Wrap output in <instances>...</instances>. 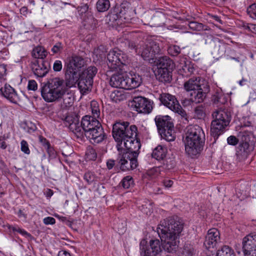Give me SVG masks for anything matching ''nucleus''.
<instances>
[{
    "label": "nucleus",
    "mask_w": 256,
    "mask_h": 256,
    "mask_svg": "<svg viewBox=\"0 0 256 256\" xmlns=\"http://www.w3.org/2000/svg\"><path fill=\"white\" fill-rule=\"evenodd\" d=\"M20 150L24 154H30V150L28 148V145L26 141L22 140L20 142Z\"/></svg>",
    "instance_id": "48"
},
{
    "label": "nucleus",
    "mask_w": 256,
    "mask_h": 256,
    "mask_svg": "<svg viewBox=\"0 0 256 256\" xmlns=\"http://www.w3.org/2000/svg\"><path fill=\"white\" fill-rule=\"evenodd\" d=\"M39 140L42 144L46 148L49 146L50 144L49 142L44 138L40 136Z\"/></svg>",
    "instance_id": "54"
},
{
    "label": "nucleus",
    "mask_w": 256,
    "mask_h": 256,
    "mask_svg": "<svg viewBox=\"0 0 256 256\" xmlns=\"http://www.w3.org/2000/svg\"><path fill=\"white\" fill-rule=\"evenodd\" d=\"M239 142V139L236 138L234 136H230L227 138V142L230 145L236 146L238 143Z\"/></svg>",
    "instance_id": "49"
},
{
    "label": "nucleus",
    "mask_w": 256,
    "mask_h": 256,
    "mask_svg": "<svg viewBox=\"0 0 256 256\" xmlns=\"http://www.w3.org/2000/svg\"><path fill=\"white\" fill-rule=\"evenodd\" d=\"M212 117L211 134L214 138H218L229 124L231 116L227 110L220 108L212 112Z\"/></svg>",
    "instance_id": "9"
},
{
    "label": "nucleus",
    "mask_w": 256,
    "mask_h": 256,
    "mask_svg": "<svg viewBox=\"0 0 256 256\" xmlns=\"http://www.w3.org/2000/svg\"><path fill=\"white\" fill-rule=\"evenodd\" d=\"M98 70L96 67L94 66H90L82 72L80 76L88 79V80H92V81L94 82V77L96 74Z\"/></svg>",
    "instance_id": "30"
},
{
    "label": "nucleus",
    "mask_w": 256,
    "mask_h": 256,
    "mask_svg": "<svg viewBox=\"0 0 256 256\" xmlns=\"http://www.w3.org/2000/svg\"><path fill=\"white\" fill-rule=\"evenodd\" d=\"M110 7V2L108 0H98L96 3L97 10L100 12L106 11Z\"/></svg>",
    "instance_id": "35"
},
{
    "label": "nucleus",
    "mask_w": 256,
    "mask_h": 256,
    "mask_svg": "<svg viewBox=\"0 0 256 256\" xmlns=\"http://www.w3.org/2000/svg\"><path fill=\"white\" fill-rule=\"evenodd\" d=\"M43 222L46 225L54 224L56 223V220L52 217L48 216L44 218Z\"/></svg>",
    "instance_id": "53"
},
{
    "label": "nucleus",
    "mask_w": 256,
    "mask_h": 256,
    "mask_svg": "<svg viewBox=\"0 0 256 256\" xmlns=\"http://www.w3.org/2000/svg\"><path fill=\"white\" fill-rule=\"evenodd\" d=\"M247 13L253 19H256V4H253L247 8Z\"/></svg>",
    "instance_id": "44"
},
{
    "label": "nucleus",
    "mask_w": 256,
    "mask_h": 256,
    "mask_svg": "<svg viewBox=\"0 0 256 256\" xmlns=\"http://www.w3.org/2000/svg\"><path fill=\"white\" fill-rule=\"evenodd\" d=\"M148 206H149V208L146 207V209L144 208V205H142V210L143 212L146 214H148V213L150 212V208L151 207V206H150V203L148 204Z\"/></svg>",
    "instance_id": "60"
},
{
    "label": "nucleus",
    "mask_w": 256,
    "mask_h": 256,
    "mask_svg": "<svg viewBox=\"0 0 256 256\" xmlns=\"http://www.w3.org/2000/svg\"><path fill=\"white\" fill-rule=\"evenodd\" d=\"M96 158L97 154L95 150L91 146H88L86 152V160H94Z\"/></svg>",
    "instance_id": "37"
},
{
    "label": "nucleus",
    "mask_w": 256,
    "mask_h": 256,
    "mask_svg": "<svg viewBox=\"0 0 256 256\" xmlns=\"http://www.w3.org/2000/svg\"><path fill=\"white\" fill-rule=\"evenodd\" d=\"M28 88L29 90H35L38 88L36 82L34 80H30L28 82Z\"/></svg>",
    "instance_id": "52"
},
{
    "label": "nucleus",
    "mask_w": 256,
    "mask_h": 256,
    "mask_svg": "<svg viewBox=\"0 0 256 256\" xmlns=\"http://www.w3.org/2000/svg\"><path fill=\"white\" fill-rule=\"evenodd\" d=\"M208 82L201 77H193L186 81L184 84V88L187 92H195L198 90H206L204 87Z\"/></svg>",
    "instance_id": "17"
},
{
    "label": "nucleus",
    "mask_w": 256,
    "mask_h": 256,
    "mask_svg": "<svg viewBox=\"0 0 256 256\" xmlns=\"http://www.w3.org/2000/svg\"><path fill=\"white\" fill-rule=\"evenodd\" d=\"M125 42L128 44L129 48L132 50L135 49L136 52L140 54L144 60L150 62L154 59L156 55L160 54L161 49L159 44L151 38L140 42L136 48L135 44L133 42L126 40Z\"/></svg>",
    "instance_id": "5"
},
{
    "label": "nucleus",
    "mask_w": 256,
    "mask_h": 256,
    "mask_svg": "<svg viewBox=\"0 0 256 256\" xmlns=\"http://www.w3.org/2000/svg\"><path fill=\"white\" fill-rule=\"evenodd\" d=\"M62 68V62L60 60H56L53 64V70L54 72H60Z\"/></svg>",
    "instance_id": "51"
},
{
    "label": "nucleus",
    "mask_w": 256,
    "mask_h": 256,
    "mask_svg": "<svg viewBox=\"0 0 256 256\" xmlns=\"http://www.w3.org/2000/svg\"><path fill=\"white\" fill-rule=\"evenodd\" d=\"M242 244L244 256H256V232L244 236Z\"/></svg>",
    "instance_id": "15"
},
{
    "label": "nucleus",
    "mask_w": 256,
    "mask_h": 256,
    "mask_svg": "<svg viewBox=\"0 0 256 256\" xmlns=\"http://www.w3.org/2000/svg\"><path fill=\"white\" fill-rule=\"evenodd\" d=\"M195 116L198 119L203 118L205 116V112L204 108L201 106H198L194 110Z\"/></svg>",
    "instance_id": "46"
},
{
    "label": "nucleus",
    "mask_w": 256,
    "mask_h": 256,
    "mask_svg": "<svg viewBox=\"0 0 256 256\" xmlns=\"http://www.w3.org/2000/svg\"><path fill=\"white\" fill-rule=\"evenodd\" d=\"M142 82V76L137 74L116 73L114 74L110 80V84L113 87L122 89L130 90L138 88Z\"/></svg>",
    "instance_id": "7"
},
{
    "label": "nucleus",
    "mask_w": 256,
    "mask_h": 256,
    "mask_svg": "<svg viewBox=\"0 0 256 256\" xmlns=\"http://www.w3.org/2000/svg\"><path fill=\"white\" fill-rule=\"evenodd\" d=\"M107 167L109 170L112 169L114 165V161L112 160H109L106 162Z\"/></svg>",
    "instance_id": "59"
},
{
    "label": "nucleus",
    "mask_w": 256,
    "mask_h": 256,
    "mask_svg": "<svg viewBox=\"0 0 256 256\" xmlns=\"http://www.w3.org/2000/svg\"><path fill=\"white\" fill-rule=\"evenodd\" d=\"M137 128L134 125H129L128 122H116L113 124L112 134L117 142L116 147L120 148L122 143L132 136H136Z\"/></svg>",
    "instance_id": "8"
},
{
    "label": "nucleus",
    "mask_w": 256,
    "mask_h": 256,
    "mask_svg": "<svg viewBox=\"0 0 256 256\" xmlns=\"http://www.w3.org/2000/svg\"><path fill=\"white\" fill-rule=\"evenodd\" d=\"M216 256H234V254L230 247L224 246L218 250Z\"/></svg>",
    "instance_id": "33"
},
{
    "label": "nucleus",
    "mask_w": 256,
    "mask_h": 256,
    "mask_svg": "<svg viewBox=\"0 0 256 256\" xmlns=\"http://www.w3.org/2000/svg\"><path fill=\"white\" fill-rule=\"evenodd\" d=\"M8 228L10 230H12L14 232H18L22 236L26 238L30 237L31 235L28 233L24 229H22L18 226H8Z\"/></svg>",
    "instance_id": "39"
},
{
    "label": "nucleus",
    "mask_w": 256,
    "mask_h": 256,
    "mask_svg": "<svg viewBox=\"0 0 256 256\" xmlns=\"http://www.w3.org/2000/svg\"><path fill=\"white\" fill-rule=\"evenodd\" d=\"M93 81L92 80H88L80 76L78 86V89L82 94L84 95L88 94L91 90Z\"/></svg>",
    "instance_id": "25"
},
{
    "label": "nucleus",
    "mask_w": 256,
    "mask_h": 256,
    "mask_svg": "<svg viewBox=\"0 0 256 256\" xmlns=\"http://www.w3.org/2000/svg\"><path fill=\"white\" fill-rule=\"evenodd\" d=\"M154 121L158 132H159V130L167 129L168 128H174V124L172 119L168 116H157L154 118Z\"/></svg>",
    "instance_id": "22"
},
{
    "label": "nucleus",
    "mask_w": 256,
    "mask_h": 256,
    "mask_svg": "<svg viewBox=\"0 0 256 256\" xmlns=\"http://www.w3.org/2000/svg\"><path fill=\"white\" fill-rule=\"evenodd\" d=\"M210 47L212 50V54L220 57L225 54L228 48V44L218 38H214L211 40Z\"/></svg>",
    "instance_id": "20"
},
{
    "label": "nucleus",
    "mask_w": 256,
    "mask_h": 256,
    "mask_svg": "<svg viewBox=\"0 0 256 256\" xmlns=\"http://www.w3.org/2000/svg\"><path fill=\"white\" fill-rule=\"evenodd\" d=\"M154 192L156 194H159L162 193V190L161 188H156V189L154 190Z\"/></svg>",
    "instance_id": "64"
},
{
    "label": "nucleus",
    "mask_w": 256,
    "mask_h": 256,
    "mask_svg": "<svg viewBox=\"0 0 256 256\" xmlns=\"http://www.w3.org/2000/svg\"><path fill=\"white\" fill-rule=\"evenodd\" d=\"M240 143L244 144H248L250 146L252 145V142H251V138H253L252 134L250 132H241L240 136Z\"/></svg>",
    "instance_id": "32"
},
{
    "label": "nucleus",
    "mask_w": 256,
    "mask_h": 256,
    "mask_svg": "<svg viewBox=\"0 0 256 256\" xmlns=\"http://www.w3.org/2000/svg\"><path fill=\"white\" fill-rule=\"evenodd\" d=\"M128 96V94L124 89L120 88L112 92L110 94V98L112 102L117 103L126 100Z\"/></svg>",
    "instance_id": "26"
},
{
    "label": "nucleus",
    "mask_w": 256,
    "mask_h": 256,
    "mask_svg": "<svg viewBox=\"0 0 256 256\" xmlns=\"http://www.w3.org/2000/svg\"><path fill=\"white\" fill-rule=\"evenodd\" d=\"M140 256H158L162 252V244L158 240H150L148 243L144 240L140 244Z\"/></svg>",
    "instance_id": "11"
},
{
    "label": "nucleus",
    "mask_w": 256,
    "mask_h": 256,
    "mask_svg": "<svg viewBox=\"0 0 256 256\" xmlns=\"http://www.w3.org/2000/svg\"><path fill=\"white\" fill-rule=\"evenodd\" d=\"M31 68L34 74L38 77H44L48 72L50 64L48 61L34 60L31 62Z\"/></svg>",
    "instance_id": "18"
},
{
    "label": "nucleus",
    "mask_w": 256,
    "mask_h": 256,
    "mask_svg": "<svg viewBox=\"0 0 256 256\" xmlns=\"http://www.w3.org/2000/svg\"><path fill=\"white\" fill-rule=\"evenodd\" d=\"M64 124L78 138L85 136L92 143L98 144L106 138L104 129L99 120L94 116L86 115L81 120V126L79 125L76 116H68L64 120Z\"/></svg>",
    "instance_id": "1"
},
{
    "label": "nucleus",
    "mask_w": 256,
    "mask_h": 256,
    "mask_svg": "<svg viewBox=\"0 0 256 256\" xmlns=\"http://www.w3.org/2000/svg\"><path fill=\"white\" fill-rule=\"evenodd\" d=\"M205 90H198L195 92L190 93V100L192 102L194 103H200L204 101L206 96V94L209 92V85L206 84V86L204 87Z\"/></svg>",
    "instance_id": "24"
},
{
    "label": "nucleus",
    "mask_w": 256,
    "mask_h": 256,
    "mask_svg": "<svg viewBox=\"0 0 256 256\" xmlns=\"http://www.w3.org/2000/svg\"><path fill=\"white\" fill-rule=\"evenodd\" d=\"M66 91L64 80L59 77L48 80L41 88V94L46 102H52L62 99L66 108L72 106L74 102L72 95L66 93Z\"/></svg>",
    "instance_id": "2"
},
{
    "label": "nucleus",
    "mask_w": 256,
    "mask_h": 256,
    "mask_svg": "<svg viewBox=\"0 0 256 256\" xmlns=\"http://www.w3.org/2000/svg\"><path fill=\"white\" fill-rule=\"evenodd\" d=\"M140 146V140L134 136L123 142L120 148L118 146L117 148L120 153H129L134 157H138Z\"/></svg>",
    "instance_id": "13"
},
{
    "label": "nucleus",
    "mask_w": 256,
    "mask_h": 256,
    "mask_svg": "<svg viewBox=\"0 0 256 256\" xmlns=\"http://www.w3.org/2000/svg\"><path fill=\"white\" fill-rule=\"evenodd\" d=\"M168 52L172 56H176L180 52V48L178 46L172 45L169 46Z\"/></svg>",
    "instance_id": "43"
},
{
    "label": "nucleus",
    "mask_w": 256,
    "mask_h": 256,
    "mask_svg": "<svg viewBox=\"0 0 256 256\" xmlns=\"http://www.w3.org/2000/svg\"><path fill=\"white\" fill-rule=\"evenodd\" d=\"M58 256H72V255L66 250H61L58 252Z\"/></svg>",
    "instance_id": "58"
},
{
    "label": "nucleus",
    "mask_w": 256,
    "mask_h": 256,
    "mask_svg": "<svg viewBox=\"0 0 256 256\" xmlns=\"http://www.w3.org/2000/svg\"><path fill=\"white\" fill-rule=\"evenodd\" d=\"M164 18V16L162 14H160V13H158L156 15H154V18H153L154 20L155 21L156 20V19L157 18Z\"/></svg>",
    "instance_id": "62"
},
{
    "label": "nucleus",
    "mask_w": 256,
    "mask_h": 256,
    "mask_svg": "<svg viewBox=\"0 0 256 256\" xmlns=\"http://www.w3.org/2000/svg\"><path fill=\"white\" fill-rule=\"evenodd\" d=\"M16 214L20 218H24V219H26L27 218L26 214H25L23 210H19Z\"/></svg>",
    "instance_id": "56"
},
{
    "label": "nucleus",
    "mask_w": 256,
    "mask_h": 256,
    "mask_svg": "<svg viewBox=\"0 0 256 256\" xmlns=\"http://www.w3.org/2000/svg\"><path fill=\"white\" fill-rule=\"evenodd\" d=\"M188 26L190 29L194 30L201 31L206 30L202 24L196 22H190L188 24Z\"/></svg>",
    "instance_id": "40"
},
{
    "label": "nucleus",
    "mask_w": 256,
    "mask_h": 256,
    "mask_svg": "<svg viewBox=\"0 0 256 256\" xmlns=\"http://www.w3.org/2000/svg\"><path fill=\"white\" fill-rule=\"evenodd\" d=\"M90 108L92 114V116L98 118L100 114L99 104L96 101L92 100L90 102Z\"/></svg>",
    "instance_id": "34"
},
{
    "label": "nucleus",
    "mask_w": 256,
    "mask_h": 256,
    "mask_svg": "<svg viewBox=\"0 0 256 256\" xmlns=\"http://www.w3.org/2000/svg\"><path fill=\"white\" fill-rule=\"evenodd\" d=\"M162 182L164 186L166 188H170L174 184V182L172 180L168 179L164 180Z\"/></svg>",
    "instance_id": "55"
},
{
    "label": "nucleus",
    "mask_w": 256,
    "mask_h": 256,
    "mask_svg": "<svg viewBox=\"0 0 256 256\" xmlns=\"http://www.w3.org/2000/svg\"><path fill=\"white\" fill-rule=\"evenodd\" d=\"M194 250L192 245L186 244L181 253V256H194Z\"/></svg>",
    "instance_id": "36"
},
{
    "label": "nucleus",
    "mask_w": 256,
    "mask_h": 256,
    "mask_svg": "<svg viewBox=\"0 0 256 256\" xmlns=\"http://www.w3.org/2000/svg\"><path fill=\"white\" fill-rule=\"evenodd\" d=\"M47 152L48 153L49 156L50 158H54L56 156V152L54 148L50 145L49 146L46 148Z\"/></svg>",
    "instance_id": "50"
},
{
    "label": "nucleus",
    "mask_w": 256,
    "mask_h": 256,
    "mask_svg": "<svg viewBox=\"0 0 256 256\" xmlns=\"http://www.w3.org/2000/svg\"><path fill=\"white\" fill-rule=\"evenodd\" d=\"M159 99L164 106L174 112L178 113L182 116L186 114L185 111L174 96L169 94L163 93L160 96Z\"/></svg>",
    "instance_id": "14"
},
{
    "label": "nucleus",
    "mask_w": 256,
    "mask_h": 256,
    "mask_svg": "<svg viewBox=\"0 0 256 256\" xmlns=\"http://www.w3.org/2000/svg\"><path fill=\"white\" fill-rule=\"evenodd\" d=\"M250 150V146L248 144L240 143L236 149V156L240 160L246 158Z\"/></svg>",
    "instance_id": "27"
},
{
    "label": "nucleus",
    "mask_w": 256,
    "mask_h": 256,
    "mask_svg": "<svg viewBox=\"0 0 256 256\" xmlns=\"http://www.w3.org/2000/svg\"><path fill=\"white\" fill-rule=\"evenodd\" d=\"M161 170V167H154L148 170V174L152 178H156L160 174Z\"/></svg>",
    "instance_id": "41"
},
{
    "label": "nucleus",
    "mask_w": 256,
    "mask_h": 256,
    "mask_svg": "<svg viewBox=\"0 0 256 256\" xmlns=\"http://www.w3.org/2000/svg\"><path fill=\"white\" fill-rule=\"evenodd\" d=\"M107 58V64L112 70L117 69L122 65L126 64L128 61V56L118 48L110 50Z\"/></svg>",
    "instance_id": "12"
},
{
    "label": "nucleus",
    "mask_w": 256,
    "mask_h": 256,
    "mask_svg": "<svg viewBox=\"0 0 256 256\" xmlns=\"http://www.w3.org/2000/svg\"><path fill=\"white\" fill-rule=\"evenodd\" d=\"M183 222L178 216H171L162 221L157 228V232L161 239L171 249L177 246L176 239L183 229Z\"/></svg>",
    "instance_id": "3"
},
{
    "label": "nucleus",
    "mask_w": 256,
    "mask_h": 256,
    "mask_svg": "<svg viewBox=\"0 0 256 256\" xmlns=\"http://www.w3.org/2000/svg\"><path fill=\"white\" fill-rule=\"evenodd\" d=\"M220 240V232L215 228L208 230L206 236L204 244L206 248H214L216 246L218 241Z\"/></svg>",
    "instance_id": "21"
},
{
    "label": "nucleus",
    "mask_w": 256,
    "mask_h": 256,
    "mask_svg": "<svg viewBox=\"0 0 256 256\" xmlns=\"http://www.w3.org/2000/svg\"><path fill=\"white\" fill-rule=\"evenodd\" d=\"M174 128H167L163 130H159L158 133L161 138L168 141L172 142L175 140L176 136Z\"/></svg>",
    "instance_id": "28"
},
{
    "label": "nucleus",
    "mask_w": 256,
    "mask_h": 256,
    "mask_svg": "<svg viewBox=\"0 0 256 256\" xmlns=\"http://www.w3.org/2000/svg\"><path fill=\"white\" fill-rule=\"evenodd\" d=\"M138 157H134L129 153L122 152L119 156L118 163L122 171L135 169L138 166Z\"/></svg>",
    "instance_id": "16"
},
{
    "label": "nucleus",
    "mask_w": 256,
    "mask_h": 256,
    "mask_svg": "<svg viewBox=\"0 0 256 256\" xmlns=\"http://www.w3.org/2000/svg\"><path fill=\"white\" fill-rule=\"evenodd\" d=\"M134 180L130 176L124 177L120 182L123 188L127 189L134 185Z\"/></svg>",
    "instance_id": "38"
},
{
    "label": "nucleus",
    "mask_w": 256,
    "mask_h": 256,
    "mask_svg": "<svg viewBox=\"0 0 256 256\" xmlns=\"http://www.w3.org/2000/svg\"><path fill=\"white\" fill-rule=\"evenodd\" d=\"M63 50V46L61 42H56L52 48L51 50L54 54H60Z\"/></svg>",
    "instance_id": "47"
},
{
    "label": "nucleus",
    "mask_w": 256,
    "mask_h": 256,
    "mask_svg": "<svg viewBox=\"0 0 256 256\" xmlns=\"http://www.w3.org/2000/svg\"><path fill=\"white\" fill-rule=\"evenodd\" d=\"M7 145L4 142V140L0 142V148L3 150H4L6 148Z\"/></svg>",
    "instance_id": "63"
},
{
    "label": "nucleus",
    "mask_w": 256,
    "mask_h": 256,
    "mask_svg": "<svg viewBox=\"0 0 256 256\" xmlns=\"http://www.w3.org/2000/svg\"><path fill=\"white\" fill-rule=\"evenodd\" d=\"M204 140L205 134L201 127L198 125L188 126L184 139L186 153L191 158L200 154Z\"/></svg>",
    "instance_id": "4"
},
{
    "label": "nucleus",
    "mask_w": 256,
    "mask_h": 256,
    "mask_svg": "<svg viewBox=\"0 0 256 256\" xmlns=\"http://www.w3.org/2000/svg\"><path fill=\"white\" fill-rule=\"evenodd\" d=\"M0 90L2 94L12 102L16 103L19 100L16 92L10 85L6 84Z\"/></svg>",
    "instance_id": "23"
},
{
    "label": "nucleus",
    "mask_w": 256,
    "mask_h": 256,
    "mask_svg": "<svg viewBox=\"0 0 256 256\" xmlns=\"http://www.w3.org/2000/svg\"><path fill=\"white\" fill-rule=\"evenodd\" d=\"M214 102L215 104H224L226 102L225 96L222 93H218L214 96Z\"/></svg>",
    "instance_id": "42"
},
{
    "label": "nucleus",
    "mask_w": 256,
    "mask_h": 256,
    "mask_svg": "<svg viewBox=\"0 0 256 256\" xmlns=\"http://www.w3.org/2000/svg\"><path fill=\"white\" fill-rule=\"evenodd\" d=\"M173 66V62L168 57L164 56L158 58L157 62L156 75L160 81H170Z\"/></svg>",
    "instance_id": "10"
},
{
    "label": "nucleus",
    "mask_w": 256,
    "mask_h": 256,
    "mask_svg": "<svg viewBox=\"0 0 256 256\" xmlns=\"http://www.w3.org/2000/svg\"><path fill=\"white\" fill-rule=\"evenodd\" d=\"M84 178L90 184L94 180L95 176L92 172H88L84 174Z\"/></svg>",
    "instance_id": "45"
},
{
    "label": "nucleus",
    "mask_w": 256,
    "mask_h": 256,
    "mask_svg": "<svg viewBox=\"0 0 256 256\" xmlns=\"http://www.w3.org/2000/svg\"><path fill=\"white\" fill-rule=\"evenodd\" d=\"M133 102L137 112L140 113L149 114L152 110L151 102L142 96L134 98Z\"/></svg>",
    "instance_id": "19"
},
{
    "label": "nucleus",
    "mask_w": 256,
    "mask_h": 256,
    "mask_svg": "<svg viewBox=\"0 0 256 256\" xmlns=\"http://www.w3.org/2000/svg\"><path fill=\"white\" fill-rule=\"evenodd\" d=\"M250 31L256 33V25L250 24Z\"/></svg>",
    "instance_id": "61"
},
{
    "label": "nucleus",
    "mask_w": 256,
    "mask_h": 256,
    "mask_svg": "<svg viewBox=\"0 0 256 256\" xmlns=\"http://www.w3.org/2000/svg\"><path fill=\"white\" fill-rule=\"evenodd\" d=\"M84 60L80 56H74L69 58L66 65L64 86L72 88L76 85L80 79L79 69L84 66Z\"/></svg>",
    "instance_id": "6"
},
{
    "label": "nucleus",
    "mask_w": 256,
    "mask_h": 256,
    "mask_svg": "<svg viewBox=\"0 0 256 256\" xmlns=\"http://www.w3.org/2000/svg\"><path fill=\"white\" fill-rule=\"evenodd\" d=\"M53 194H54L53 190H52L51 189H49V188H48L46 190V192H44V194L48 198H50L51 196L53 195Z\"/></svg>",
    "instance_id": "57"
},
{
    "label": "nucleus",
    "mask_w": 256,
    "mask_h": 256,
    "mask_svg": "<svg viewBox=\"0 0 256 256\" xmlns=\"http://www.w3.org/2000/svg\"><path fill=\"white\" fill-rule=\"evenodd\" d=\"M166 153V148L162 146H158L152 152V157L157 160H163L165 158Z\"/></svg>",
    "instance_id": "29"
},
{
    "label": "nucleus",
    "mask_w": 256,
    "mask_h": 256,
    "mask_svg": "<svg viewBox=\"0 0 256 256\" xmlns=\"http://www.w3.org/2000/svg\"><path fill=\"white\" fill-rule=\"evenodd\" d=\"M32 54L35 58L44 60L48 55V52L42 46H37L33 49Z\"/></svg>",
    "instance_id": "31"
}]
</instances>
